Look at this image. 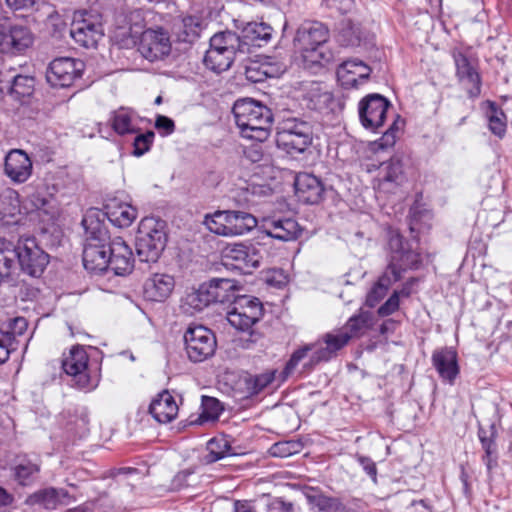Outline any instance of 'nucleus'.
Here are the masks:
<instances>
[{"instance_id":"20","label":"nucleus","mask_w":512,"mask_h":512,"mask_svg":"<svg viewBox=\"0 0 512 512\" xmlns=\"http://www.w3.org/2000/svg\"><path fill=\"white\" fill-rule=\"evenodd\" d=\"M432 365L439 374V377L453 384L459 374L458 356L455 349L442 347L432 353Z\"/></svg>"},{"instance_id":"60","label":"nucleus","mask_w":512,"mask_h":512,"mask_svg":"<svg viewBox=\"0 0 512 512\" xmlns=\"http://www.w3.org/2000/svg\"><path fill=\"white\" fill-rule=\"evenodd\" d=\"M399 308L398 294H392L388 300L379 307L378 314L381 317L393 314Z\"/></svg>"},{"instance_id":"2","label":"nucleus","mask_w":512,"mask_h":512,"mask_svg":"<svg viewBox=\"0 0 512 512\" xmlns=\"http://www.w3.org/2000/svg\"><path fill=\"white\" fill-rule=\"evenodd\" d=\"M235 123L243 138L259 143L266 141L273 123L272 111L262 103L251 99H239L233 106Z\"/></svg>"},{"instance_id":"59","label":"nucleus","mask_w":512,"mask_h":512,"mask_svg":"<svg viewBox=\"0 0 512 512\" xmlns=\"http://www.w3.org/2000/svg\"><path fill=\"white\" fill-rule=\"evenodd\" d=\"M244 153L246 158L253 163L261 162L266 157L265 150L261 144L250 145L245 149Z\"/></svg>"},{"instance_id":"38","label":"nucleus","mask_w":512,"mask_h":512,"mask_svg":"<svg viewBox=\"0 0 512 512\" xmlns=\"http://www.w3.org/2000/svg\"><path fill=\"white\" fill-rule=\"evenodd\" d=\"M173 34L178 42L192 43L199 36V23L192 16L184 17L174 22Z\"/></svg>"},{"instance_id":"56","label":"nucleus","mask_w":512,"mask_h":512,"mask_svg":"<svg viewBox=\"0 0 512 512\" xmlns=\"http://www.w3.org/2000/svg\"><path fill=\"white\" fill-rule=\"evenodd\" d=\"M14 349L13 335L0 330V364L8 360L11 351Z\"/></svg>"},{"instance_id":"7","label":"nucleus","mask_w":512,"mask_h":512,"mask_svg":"<svg viewBox=\"0 0 512 512\" xmlns=\"http://www.w3.org/2000/svg\"><path fill=\"white\" fill-rule=\"evenodd\" d=\"M16 246L19 275L40 277L49 263V255L38 246L34 238L20 239Z\"/></svg>"},{"instance_id":"28","label":"nucleus","mask_w":512,"mask_h":512,"mask_svg":"<svg viewBox=\"0 0 512 512\" xmlns=\"http://www.w3.org/2000/svg\"><path fill=\"white\" fill-rule=\"evenodd\" d=\"M263 232L271 238L293 241L302 234V228L296 220L284 218L267 221L263 227Z\"/></svg>"},{"instance_id":"63","label":"nucleus","mask_w":512,"mask_h":512,"mask_svg":"<svg viewBox=\"0 0 512 512\" xmlns=\"http://www.w3.org/2000/svg\"><path fill=\"white\" fill-rule=\"evenodd\" d=\"M358 461L367 475L370 476L374 482H376L377 468L374 461L364 456H360Z\"/></svg>"},{"instance_id":"49","label":"nucleus","mask_w":512,"mask_h":512,"mask_svg":"<svg viewBox=\"0 0 512 512\" xmlns=\"http://www.w3.org/2000/svg\"><path fill=\"white\" fill-rule=\"evenodd\" d=\"M30 202L36 210L43 212L49 219L55 217L54 200L51 196H45L40 191H36L30 195Z\"/></svg>"},{"instance_id":"4","label":"nucleus","mask_w":512,"mask_h":512,"mask_svg":"<svg viewBox=\"0 0 512 512\" xmlns=\"http://www.w3.org/2000/svg\"><path fill=\"white\" fill-rule=\"evenodd\" d=\"M248 46L237 33L226 30L210 38V46L204 56L205 66L213 72L227 71L238 58L244 59Z\"/></svg>"},{"instance_id":"46","label":"nucleus","mask_w":512,"mask_h":512,"mask_svg":"<svg viewBox=\"0 0 512 512\" xmlns=\"http://www.w3.org/2000/svg\"><path fill=\"white\" fill-rule=\"evenodd\" d=\"M205 224L208 229L218 235L231 236L228 224V212L217 211L212 216L206 217Z\"/></svg>"},{"instance_id":"57","label":"nucleus","mask_w":512,"mask_h":512,"mask_svg":"<svg viewBox=\"0 0 512 512\" xmlns=\"http://www.w3.org/2000/svg\"><path fill=\"white\" fill-rule=\"evenodd\" d=\"M388 287L381 285V282L377 283L372 287L366 298V304L370 307L376 306V304L386 295Z\"/></svg>"},{"instance_id":"21","label":"nucleus","mask_w":512,"mask_h":512,"mask_svg":"<svg viewBox=\"0 0 512 512\" xmlns=\"http://www.w3.org/2000/svg\"><path fill=\"white\" fill-rule=\"evenodd\" d=\"M4 171L15 183H24L32 173V161L23 150L13 149L5 157Z\"/></svg>"},{"instance_id":"61","label":"nucleus","mask_w":512,"mask_h":512,"mask_svg":"<svg viewBox=\"0 0 512 512\" xmlns=\"http://www.w3.org/2000/svg\"><path fill=\"white\" fill-rule=\"evenodd\" d=\"M269 512H294V506L291 502L276 498L269 505Z\"/></svg>"},{"instance_id":"18","label":"nucleus","mask_w":512,"mask_h":512,"mask_svg":"<svg viewBox=\"0 0 512 512\" xmlns=\"http://www.w3.org/2000/svg\"><path fill=\"white\" fill-rule=\"evenodd\" d=\"M372 69L359 59H349L342 62L336 71L340 85L345 89L358 88L366 82Z\"/></svg>"},{"instance_id":"3","label":"nucleus","mask_w":512,"mask_h":512,"mask_svg":"<svg viewBox=\"0 0 512 512\" xmlns=\"http://www.w3.org/2000/svg\"><path fill=\"white\" fill-rule=\"evenodd\" d=\"M328 39L329 29L325 24L305 21L297 29L293 42L307 65L325 66L333 59L332 52L324 46Z\"/></svg>"},{"instance_id":"62","label":"nucleus","mask_w":512,"mask_h":512,"mask_svg":"<svg viewBox=\"0 0 512 512\" xmlns=\"http://www.w3.org/2000/svg\"><path fill=\"white\" fill-rule=\"evenodd\" d=\"M27 328V321L23 317H16L12 320V323L10 324V331L13 335V343L15 342V336L16 335H22L24 331Z\"/></svg>"},{"instance_id":"19","label":"nucleus","mask_w":512,"mask_h":512,"mask_svg":"<svg viewBox=\"0 0 512 512\" xmlns=\"http://www.w3.org/2000/svg\"><path fill=\"white\" fill-rule=\"evenodd\" d=\"M109 252V270L115 275L123 276L133 270V253L131 248L121 237H115L110 241Z\"/></svg>"},{"instance_id":"33","label":"nucleus","mask_w":512,"mask_h":512,"mask_svg":"<svg viewBox=\"0 0 512 512\" xmlns=\"http://www.w3.org/2000/svg\"><path fill=\"white\" fill-rule=\"evenodd\" d=\"M209 292L213 303H225L234 300V291L237 288V282L229 278H213L204 283Z\"/></svg>"},{"instance_id":"40","label":"nucleus","mask_w":512,"mask_h":512,"mask_svg":"<svg viewBox=\"0 0 512 512\" xmlns=\"http://www.w3.org/2000/svg\"><path fill=\"white\" fill-rule=\"evenodd\" d=\"M35 87V79L28 75H16L13 78L10 86V94L15 99L24 102L25 99L29 98Z\"/></svg>"},{"instance_id":"39","label":"nucleus","mask_w":512,"mask_h":512,"mask_svg":"<svg viewBox=\"0 0 512 512\" xmlns=\"http://www.w3.org/2000/svg\"><path fill=\"white\" fill-rule=\"evenodd\" d=\"M60 491L55 488H45L29 495L25 503L29 506H40L45 509H55L60 503Z\"/></svg>"},{"instance_id":"55","label":"nucleus","mask_w":512,"mask_h":512,"mask_svg":"<svg viewBox=\"0 0 512 512\" xmlns=\"http://www.w3.org/2000/svg\"><path fill=\"white\" fill-rule=\"evenodd\" d=\"M316 346L317 345L315 343L308 344L294 351L293 354L291 355V358L289 359L285 366L284 373L286 375L292 373V371L296 368L299 362L307 356L309 351H312V353L315 351Z\"/></svg>"},{"instance_id":"64","label":"nucleus","mask_w":512,"mask_h":512,"mask_svg":"<svg viewBox=\"0 0 512 512\" xmlns=\"http://www.w3.org/2000/svg\"><path fill=\"white\" fill-rule=\"evenodd\" d=\"M7 6L14 10H27L32 8L38 0H5Z\"/></svg>"},{"instance_id":"13","label":"nucleus","mask_w":512,"mask_h":512,"mask_svg":"<svg viewBox=\"0 0 512 512\" xmlns=\"http://www.w3.org/2000/svg\"><path fill=\"white\" fill-rule=\"evenodd\" d=\"M88 355L83 347H73L62 361V368L66 374L73 377L79 389L92 390L98 385L88 374Z\"/></svg>"},{"instance_id":"43","label":"nucleus","mask_w":512,"mask_h":512,"mask_svg":"<svg viewBox=\"0 0 512 512\" xmlns=\"http://www.w3.org/2000/svg\"><path fill=\"white\" fill-rule=\"evenodd\" d=\"M303 494L309 504L314 507H317L320 511H324L326 509H338L339 500L337 498L327 497L322 494V492L316 488L308 487L303 491Z\"/></svg>"},{"instance_id":"15","label":"nucleus","mask_w":512,"mask_h":512,"mask_svg":"<svg viewBox=\"0 0 512 512\" xmlns=\"http://www.w3.org/2000/svg\"><path fill=\"white\" fill-rule=\"evenodd\" d=\"M70 35L81 46L95 47L103 37V29L100 22L87 12L75 13L70 27Z\"/></svg>"},{"instance_id":"44","label":"nucleus","mask_w":512,"mask_h":512,"mask_svg":"<svg viewBox=\"0 0 512 512\" xmlns=\"http://www.w3.org/2000/svg\"><path fill=\"white\" fill-rule=\"evenodd\" d=\"M486 115L490 131L494 135L502 138L506 133L507 127L506 116L504 112L501 109H499L495 103L489 102Z\"/></svg>"},{"instance_id":"25","label":"nucleus","mask_w":512,"mask_h":512,"mask_svg":"<svg viewBox=\"0 0 512 512\" xmlns=\"http://www.w3.org/2000/svg\"><path fill=\"white\" fill-rule=\"evenodd\" d=\"M294 186L298 199L306 204H316L322 199L323 184L312 174L300 173L295 179Z\"/></svg>"},{"instance_id":"5","label":"nucleus","mask_w":512,"mask_h":512,"mask_svg":"<svg viewBox=\"0 0 512 512\" xmlns=\"http://www.w3.org/2000/svg\"><path fill=\"white\" fill-rule=\"evenodd\" d=\"M168 240L166 223L154 217L143 218L136 233V254L141 262H156Z\"/></svg>"},{"instance_id":"34","label":"nucleus","mask_w":512,"mask_h":512,"mask_svg":"<svg viewBox=\"0 0 512 512\" xmlns=\"http://www.w3.org/2000/svg\"><path fill=\"white\" fill-rule=\"evenodd\" d=\"M227 212L231 236L243 235L257 227L258 221L251 213L240 210H227Z\"/></svg>"},{"instance_id":"45","label":"nucleus","mask_w":512,"mask_h":512,"mask_svg":"<svg viewBox=\"0 0 512 512\" xmlns=\"http://www.w3.org/2000/svg\"><path fill=\"white\" fill-rule=\"evenodd\" d=\"M304 448L301 440H286L274 443L269 453L273 457L286 458L294 454L300 453Z\"/></svg>"},{"instance_id":"32","label":"nucleus","mask_w":512,"mask_h":512,"mask_svg":"<svg viewBox=\"0 0 512 512\" xmlns=\"http://www.w3.org/2000/svg\"><path fill=\"white\" fill-rule=\"evenodd\" d=\"M379 186L382 189L390 190V186H400L405 180L403 165L399 158L393 157L383 162L380 167Z\"/></svg>"},{"instance_id":"14","label":"nucleus","mask_w":512,"mask_h":512,"mask_svg":"<svg viewBox=\"0 0 512 512\" xmlns=\"http://www.w3.org/2000/svg\"><path fill=\"white\" fill-rule=\"evenodd\" d=\"M351 339V334L343 328L324 334L315 344L316 349L305 367L310 369L321 362H327L337 356Z\"/></svg>"},{"instance_id":"36","label":"nucleus","mask_w":512,"mask_h":512,"mask_svg":"<svg viewBox=\"0 0 512 512\" xmlns=\"http://www.w3.org/2000/svg\"><path fill=\"white\" fill-rule=\"evenodd\" d=\"M337 41L344 47H358L365 44L366 37L359 25L347 20L340 24Z\"/></svg>"},{"instance_id":"10","label":"nucleus","mask_w":512,"mask_h":512,"mask_svg":"<svg viewBox=\"0 0 512 512\" xmlns=\"http://www.w3.org/2000/svg\"><path fill=\"white\" fill-rule=\"evenodd\" d=\"M30 29L21 24H13L6 17H0V53L22 54L33 43Z\"/></svg>"},{"instance_id":"30","label":"nucleus","mask_w":512,"mask_h":512,"mask_svg":"<svg viewBox=\"0 0 512 512\" xmlns=\"http://www.w3.org/2000/svg\"><path fill=\"white\" fill-rule=\"evenodd\" d=\"M241 33L242 41L247 44L249 52L250 46L261 47L270 42L273 28L264 22H247L241 27Z\"/></svg>"},{"instance_id":"54","label":"nucleus","mask_w":512,"mask_h":512,"mask_svg":"<svg viewBox=\"0 0 512 512\" xmlns=\"http://www.w3.org/2000/svg\"><path fill=\"white\" fill-rule=\"evenodd\" d=\"M154 137L155 134L153 131H147L146 133L138 134L133 141V155L139 157L149 151Z\"/></svg>"},{"instance_id":"26","label":"nucleus","mask_w":512,"mask_h":512,"mask_svg":"<svg viewBox=\"0 0 512 512\" xmlns=\"http://www.w3.org/2000/svg\"><path fill=\"white\" fill-rule=\"evenodd\" d=\"M175 287L173 276L166 273H155L144 283V295L150 301H164Z\"/></svg>"},{"instance_id":"51","label":"nucleus","mask_w":512,"mask_h":512,"mask_svg":"<svg viewBox=\"0 0 512 512\" xmlns=\"http://www.w3.org/2000/svg\"><path fill=\"white\" fill-rule=\"evenodd\" d=\"M403 270L397 264V262L390 255L389 263L384 271V273L378 279L381 282V285L384 287H390L393 283L399 281L401 279Z\"/></svg>"},{"instance_id":"23","label":"nucleus","mask_w":512,"mask_h":512,"mask_svg":"<svg viewBox=\"0 0 512 512\" xmlns=\"http://www.w3.org/2000/svg\"><path fill=\"white\" fill-rule=\"evenodd\" d=\"M456 65V76L467 91L468 96L476 98L481 93V78L469 59L464 54H457L454 57Z\"/></svg>"},{"instance_id":"31","label":"nucleus","mask_w":512,"mask_h":512,"mask_svg":"<svg viewBox=\"0 0 512 512\" xmlns=\"http://www.w3.org/2000/svg\"><path fill=\"white\" fill-rule=\"evenodd\" d=\"M136 113L128 107H120L111 112L110 122L112 129L120 136L135 134L140 131L136 126Z\"/></svg>"},{"instance_id":"52","label":"nucleus","mask_w":512,"mask_h":512,"mask_svg":"<svg viewBox=\"0 0 512 512\" xmlns=\"http://www.w3.org/2000/svg\"><path fill=\"white\" fill-rule=\"evenodd\" d=\"M39 471L38 465L25 461L19 463L14 469V476L21 485H28L31 482V478L34 474Z\"/></svg>"},{"instance_id":"11","label":"nucleus","mask_w":512,"mask_h":512,"mask_svg":"<svg viewBox=\"0 0 512 512\" xmlns=\"http://www.w3.org/2000/svg\"><path fill=\"white\" fill-rule=\"evenodd\" d=\"M390 102L380 94L365 96L358 105L359 119L366 128L377 131L384 125Z\"/></svg>"},{"instance_id":"16","label":"nucleus","mask_w":512,"mask_h":512,"mask_svg":"<svg viewBox=\"0 0 512 512\" xmlns=\"http://www.w3.org/2000/svg\"><path fill=\"white\" fill-rule=\"evenodd\" d=\"M82 69L81 61L69 57L56 58L47 69L46 79L52 87H69L81 76Z\"/></svg>"},{"instance_id":"48","label":"nucleus","mask_w":512,"mask_h":512,"mask_svg":"<svg viewBox=\"0 0 512 512\" xmlns=\"http://www.w3.org/2000/svg\"><path fill=\"white\" fill-rule=\"evenodd\" d=\"M203 412L200 415V423L205 421H216L221 414L223 407L219 400L209 396H203L202 399Z\"/></svg>"},{"instance_id":"35","label":"nucleus","mask_w":512,"mask_h":512,"mask_svg":"<svg viewBox=\"0 0 512 512\" xmlns=\"http://www.w3.org/2000/svg\"><path fill=\"white\" fill-rule=\"evenodd\" d=\"M210 296L211 292L203 283L198 289L192 290L185 295L182 299V308L189 314L200 312L213 303Z\"/></svg>"},{"instance_id":"6","label":"nucleus","mask_w":512,"mask_h":512,"mask_svg":"<svg viewBox=\"0 0 512 512\" xmlns=\"http://www.w3.org/2000/svg\"><path fill=\"white\" fill-rule=\"evenodd\" d=\"M312 141L311 124L298 119L286 121L276 136L277 146L292 156L306 152Z\"/></svg>"},{"instance_id":"12","label":"nucleus","mask_w":512,"mask_h":512,"mask_svg":"<svg viewBox=\"0 0 512 512\" xmlns=\"http://www.w3.org/2000/svg\"><path fill=\"white\" fill-rule=\"evenodd\" d=\"M138 51L150 62L164 59L171 51V41L168 32L160 27L157 29H146L141 33Z\"/></svg>"},{"instance_id":"27","label":"nucleus","mask_w":512,"mask_h":512,"mask_svg":"<svg viewBox=\"0 0 512 512\" xmlns=\"http://www.w3.org/2000/svg\"><path fill=\"white\" fill-rule=\"evenodd\" d=\"M104 216L119 228L129 227L137 217V209L132 205L118 201L116 198L109 199L105 206Z\"/></svg>"},{"instance_id":"29","label":"nucleus","mask_w":512,"mask_h":512,"mask_svg":"<svg viewBox=\"0 0 512 512\" xmlns=\"http://www.w3.org/2000/svg\"><path fill=\"white\" fill-rule=\"evenodd\" d=\"M149 412L159 423H168L177 416L178 406L173 396L165 390L152 400Z\"/></svg>"},{"instance_id":"1","label":"nucleus","mask_w":512,"mask_h":512,"mask_svg":"<svg viewBox=\"0 0 512 512\" xmlns=\"http://www.w3.org/2000/svg\"><path fill=\"white\" fill-rule=\"evenodd\" d=\"M85 229L83 265L87 271L101 274L109 270L110 235L94 212L86 214L82 220Z\"/></svg>"},{"instance_id":"42","label":"nucleus","mask_w":512,"mask_h":512,"mask_svg":"<svg viewBox=\"0 0 512 512\" xmlns=\"http://www.w3.org/2000/svg\"><path fill=\"white\" fill-rule=\"evenodd\" d=\"M20 214V205L18 194L9 191L0 196V216L6 223H11L17 215Z\"/></svg>"},{"instance_id":"53","label":"nucleus","mask_w":512,"mask_h":512,"mask_svg":"<svg viewBox=\"0 0 512 512\" xmlns=\"http://www.w3.org/2000/svg\"><path fill=\"white\" fill-rule=\"evenodd\" d=\"M246 79L252 83L263 82L270 76L265 65L257 62H251L245 67Z\"/></svg>"},{"instance_id":"9","label":"nucleus","mask_w":512,"mask_h":512,"mask_svg":"<svg viewBox=\"0 0 512 512\" xmlns=\"http://www.w3.org/2000/svg\"><path fill=\"white\" fill-rule=\"evenodd\" d=\"M187 356L194 363L202 362L211 357L217 346L214 333L202 326H189L184 333Z\"/></svg>"},{"instance_id":"22","label":"nucleus","mask_w":512,"mask_h":512,"mask_svg":"<svg viewBox=\"0 0 512 512\" xmlns=\"http://www.w3.org/2000/svg\"><path fill=\"white\" fill-rule=\"evenodd\" d=\"M388 246L390 255L397 262L403 272L407 269H418L421 263V256L404 241L401 235H391Z\"/></svg>"},{"instance_id":"47","label":"nucleus","mask_w":512,"mask_h":512,"mask_svg":"<svg viewBox=\"0 0 512 512\" xmlns=\"http://www.w3.org/2000/svg\"><path fill=\"white\" fill-rule=\"evenodd\" d=\"M333 101V95L328 91H322L319 84L308 93V106L317 111L328 108Z\"/></svg>"},{"instance_id":"17","label":"nucleus","mask_w":512,"mask_h":512,"mask_svg":"<svg viewBox=\"0 0 512 512\" xmlns=\"http://www.w3.org/2000/svg\"><path fill=\"white\" fill-rule=\"evenodd\" d=\"M222 260L225 266H233L244 273H248L250 269L259 266L261 255L252 245L235 243L228 244L222 250Z\"/></svg>"},{"instance_id":"50","label":"nucleus","mask_w":512,"mask_h":512,"mask_svg":"<svg viewBox=\"0 0 512 512\" xmlns=\"http://www.w3.org/2000/svg\"><path fill=\"white\" fill-rule=\"evenodd\" d=\"M276 370H268L264 373L249 377L246 382L251 389L252 394H258L271 384L275 379Z\"/></svg>"},{"instance_id":"41","label":"nucleus","mask_w":512,"mask_h":512,"mask_svg":"<svg viewBox=\"0 0 512 512\" xmlns=\"http://www.w3.org/2000/svg\"><path fill=\"white\" fill-rule=\"evenodd\" d=\"M372 314L368 311H362L358 315L352 316L343 327L351 334V338L363 335L372 327Z\"/></svg>"},{"instance_id":"24","label":"nucleus","mask_w":512,"mask_h":512,"mask_svg":"<svg viewBox=\"0 0 512 512\" xmlns=\"http://www.w3.org/2000/svg\"><path fill=\"white\" fill-rule=\"evenodd\" d=\"M16 246L11 242L0 239V283L16 285L19 279Z\"/></svg>"},{"instance_id":"8","label":"nucleus","mask_w":512,"mask_h":512,"mask_svg":"<svg viewBox=\"0 0 512 512\" xmlns=\"http://www.w3.org/2000/svg\"><path fill=\"white\" fill-rule=\"evenodd\" d=\"M263 316L260 300L250 295L236 296L227 312L228 322L237 330L249 331Z\"/></svg>"},{"instance_id":"58","label":"nucleus","mask_w":512,"mask_h":512,"mask_svg":"<svg viewBox=\"0 0 512 512\" xmlns=\"http://www.w3.org/2000/svg\"><path fill=\"white\" fill-rule=\"evenodd\" d=\"M155 128L162 133V135L167 136L174 132L175 123L167 116L158 115L155 120Z\"/></svg>"},{"instance_id":"37","label":"nucleus","mask_w":512,"mask_h":512,"mask_svg":"<svg viewBox=\"0 0 512 512\" xmlns=\"http://www.w3.org/2000/svg\"><path fill=\"white\" fill-rule=\"evenodd\" d=\"M208 453L204 457L206 464H211L228 456L237 455L231 447L226 436H218L210 439L207 443Z\"/></svg>"}]
</instances>
